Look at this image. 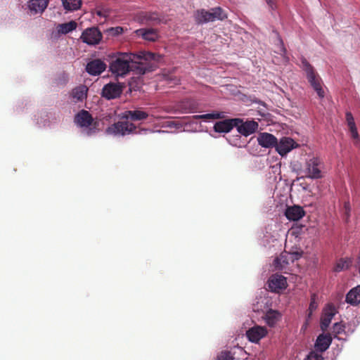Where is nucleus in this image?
I'll return each instance as SVG.
<instances>
[{
	"mask_svg": "<svg viewBox=\"0 0 360 360\" xmlns=\"http://www.w3.org/2000/svg\"><path fill=\"white\" fill-rule=\"evenodd\" d=\"M155 55L153 53H140L139 54L118 53L111 57L109 70L116 78L124 77L129 72L136 75H144L154 70L155 65L151 60Z\"/></svg>",
	"mask_w": 360,
	"mask_h": 360,
	"instance_id": "nucleus-1",
	"label": "nucleus"
},
{
	"mask_svg": "<svg viewBox=\"0 0 360 360\" xmlns=\"http://www.w3.org/2000/svg\"><path fill=\"white\" fill-rule=\"evenodd\" d=\"M303 69L307 74L308 82L313 87L314 91L317 93L320 98L324 97V91L321 86V79L319 75L315 72L314 68L306 60L303 59L302 61Z\"/></svg>",
	"mask_w": 360,
	"mask_h": 360,
	"instance_id": "nucleus-2",
	"label": "nucleus"
},
{
	"mask_svg": "<svg viewBox=\"0 0 360 360\" xmlns=\"http://www.w3.org/2000/svg\"><path fill=\"white\" fill-rule=\"evenodd\" d=\"M324 164L318 157H312L306 161L304 172L305 176L312 179L323 177L322 169Z\"/></svg>",
	"mask_w": 360,
	"mask_h": 360,
	"instance_id": "nucleus-3",
	"label": "nucleus"
},
{
	"mask_svg": "<svg viewBox=\"0 0 360 360\" xmlns=\"http://www.w3.org/2000/svg\"><path fill=\"white\" fill-rule=\"evenodd\" d=\"M75 122L81 127H89L88 135L94 134L98 126V122L94 121L90 112L85 110H82L75 115Z\"/></svg>",
	"mask_w": 360,
	"mask_h": 360,
	"instance_id": "nucleus-4",
	"label": "nucleus"
},
{
	"mask_svg": "<svg viewBox=\"0 0 360 360\" xmlns=\"http://www.w3.org/2000/svg\"><path fill=\"white\" fill-rule=\"evenodd\" d=\"M136 127L128 121L115 122L106 129V133L110 135L124 136L131 133H136Z\"/></svg>",
	"mask_w": 360,
	"mask_h": 360,
	"instance_id": "nucleus-5",
	"label": "nucleus"
},
{
	"mask_svg": "<svg viewBox=\"0 0 360 360\" xmlns=\"http://www.w3.org/2000/svg\"><path fill=\"white\" fill-rule=\"evenodd\" d=\"M126 85L122 82H109L105 84L101 91V96L107 100H112L119 98Z\"/></svg>",
	"mask_w": 360,
	"mask_h": 360,
	"instance_id": "nucleus-6",
	"label": "nucleus"
},
{
	"mask_svg": "<svg viewBox=\"0 0 360 360\" xmlns=\"http://www.w3.org/2000/svg\"><path fill=\"white\" fill-rule=\"evenodd\" d=\"M102 33L95 27H89L83 31L80 37L81 40L89 45L99 44L102 39Z\"/></svg>",
	"mask_w": 360,
	"mask_h": 360,
	"instance_id": "nucleus-7",
	"label": "nucleus"
},
{
	"mask_svg": "<svg viewBox=\"0 0 360 360\" xmlns=\"http://www.w3.org/2000/svg\"><path fill=\"white\" fill-rule=\"evenodd\" d=\"M240 122L236 125L238 131L245 136H248L257 131L258 129V123L254 120H250L243 122V120L240 119Z\"/></svg>",
	"mask_w": 360,
	"mask_h": 360,
	"instance_id": "nucleus-8",
	"label": "nucleus"
},
{
	"mask_svg": "<svg viewBox=\"0 0 360 360\" xmlns=\"http://www.w3.org/2000/svg\"><path fill=\"white\" fill-rule=\"evenodd\" d=\"M107 65L101 59H94L86 65V71L88 74L93 76L100 75L105 70Z\"/></svg>",
	"mask_w": 360,
	"mask_h": 360,
	"instance_id": "nucleus-9",
	"label": "nucleus"
},
{
	"mask_svg": "<svg viewBox=\"0 0 360 360\" xmlns=\"http://www.w3.org/2000/svg\"><path fill=\"white\" fill-rule=\"evenodd\" d=\"M297 146V144L292 139L283 137L279 142L277 141L276 150L281 156H284Z\"/></svg>",
	"mask_w": 360,
	"mask_h": 360,
	"instance_id": "nucleus-10",
	"label": "nucleus"
},
{
	"mask_svg": "<svg viewBox=\"0 0 360 360\" xmlns=\"http://www.w3.org/2000/svg\"><path fill=\"white\" fill-rule=\"evenodd\" d=\"M239 122V118H233L219 121L214 124V129L216 132L228 133Z\"/></svg>",
	"mask_w": 360,
	"mask_h": 360,
	"instance_id": "nucleus-11",
	"label": "nucleus"
},
{
	"mask_svg": "<svg viewBox=\"0 0 360 360\" xmlns=\"http://www.w3.org/2000/svg\"><path fill=\"white\" fill-rule=\"evenodd\" d=\"M332 337L330 333L320 334L316 340L314 348L316 352L322 353L326 351L332 343Z\"/></svg>",
	"mask_w": 360,
	"mask_h": 360,
	"instance_id": "nucleus-12",
	"label": "nucleus"
},
{
	"mask_svg": "<svg viewBox=\"0 0 360 360\" xmlns=\"http://www.w3.org/2000/svg\"><path fill=\"white\" fill-rule=\"evenodd\" d=\"M257 141L259 146L263 148H275L277 145L278 139L276 137L269 133H260L257 137Z\"/></svg>",
	"mask_w": 360,
	"mask_h": 360,
	"instance_id": "nucleus-13",
	"label": "nucleus"
},
{
	"mask_svg": "<svg viewBox=\"0 0 360 360\" xmlns=\"http://www.w3.org/2000/svg\"><path fill=\"white\" fill-rule=\"evenodd\" d=\"M266 333L267 330L264 327L257 326L248 330L246 335L250 342H257L265 337Z\"/></svg>",
	"mask_w": 360,
	"mask_h": 360,
	"instance_id": "nucleus-14",
	"label": "nucleus"
},
{
	"mask_svg": "<svg viewBox=\"0 0 360 360\" xmlns=\"http://www.w3.org/2000/svg\"><path fill=\"white\" fill-rule=\"evenodd\" d=\"M305 214L303 208L299 205L288 207L285 211V215L290 221H298Z\"/></svg>",
	"mask_w": 360,
	"mask_h": 360,
	"instance_id": "nucleus-15",
	"label": "nucleus"
},
{
	"mask_svg": "<svg viewBox=\"0 0 360 360\" xmlns=\"http://www.w3.org/2000/svg\"><path fill=\"white\" fill-rule=\"evenodd\" d=\"M138 18L142 23L158 25L161 22L160 15L156 12H141Z\"/></svg>",
	"mask_w": 360,
	"mask_h": 360,
	"instance_id": "nucleus-16",
	"label": "nucleus"
},
{
	"mask_svg": "<svg viewBox=\"0 0 360 360\" xmlns=\"http://www.w3.org/2000/svg\"><path fill=\"white\" fill-rule=\"evenodd\" d=\"M286 285V278L282 275H274L269 283V286L273 291L285 289Z\"/></svg>",
	"mask_w": 360,
	"mask_h": 360,
	"instance_id": "nucleus-17",
	"label": "nucleus"
},
{
	"mask_svg": "<svg viewBox=\"0 0 360 360\" xmlns=\"http://www.w3.org/2000/svg\"><path fill=\"white\" fill-rule=\"evenodd\" d=\"M335 314V309L334 307L329 306L324 311L323 316L321 319V329L323 331H326L328 328L331 320Z\"/></svg>",
	"mask_w": 360,
	"mask_h": 360,
	"instance_id": "nucleus-18",
	"label": "nucleus"
},
{
	"mask_svg": "<svg viewBox=\"0 0 360 360\" xmlns=\"http://www.w3.org/2000/svg\"><path fill=\"white\" fill-rule=\"evenodd\" d=\"M48 6V0H29L28 8L32 14L42 13Z\"/></svg>",
	"mask_w": 360,
	"mask_h": 360,
	"instance_id": "nucleus-19",
	"label": "nucleus"
},
{
	"mask_svg": "<svg viewBox=\"0 0 360 360\" xmlns=\"http://www.w3.org/2000/svg\"><path fill=\"white\" fill-rule=\"evenodd\" d=\"M148 117V114L142 110H127L125 111L122 117L127 120H130L131 121H141L147 119Z\"/></svg>",
	"mask_w": 360,
	"mask_h": 360,
	"instance_id": "nucleus-20",
	"label": "nucleus"
},
{
	"mask_svg": "<svg viewBox=\"0 0 360 360\" xmlns=\"http://www.w3.org/2000/svg\"><path fill=\"white\" fill-rule=\"evenodd\" d=\"M136 33L137 35L141 36L145 40L150 41H155L159 37L157 30L153 28L139 29L136 31Z\"/></svg>",
	"mask_w": 360,
	"mask_h": 360,
	"instance_id": "nucleus-21",
	"label": "nucleus"
},
{
	"mask_svg": "<svg viewBox=\"0 0 360 360\" xmlns=\"http://www.w3.org/2000/svg\"><path fill=\"white\" fill-rule=\"evenodd\" d=\"M195 20L198 24H203L213 21L212 11L205 9H199L195 12Z\"/></svg>",
	"mask_w": 360,
	"mask_h": 360,
	"instance_id": "nucleus-22",
	"label": "nucleus"
},
{
	"mask_svg": "<svg viewBox=\"0 0 360 360\" xmlns=\"http://www.w3.org/2000/svg\"><path fill=\"white\" fill-rule=\"evenodd\" d=\"M346 302L356 306L360 303V285L351 289L346 295Z\"/></svg>",
	"mask_w": 360,
	"mask_h": 360,
	"instance_id": "nucleus-23",
	"label": "nucleus"
},
{
	"mask_svg": "<svg viewBox=\"0 0 360 360\" xmlns=\"http://www.w3.org/2000/svg\"><path fill=\"white\" fill-rule=\"evenodd\" d=\"M290 262V256L288 252L285 251L274 261V264L276 269L283 270L285 266Z\"/></svg>",
	"mask_w": 360,
	"mask_h": 360,
	"instance_id": "nucleus-24",
	"label": "nucleus"
},
{
	"mask_svg": "<svg viewBox=\"0 0 360 360\" xmlns=\"http://www.w3.org/2000/svg\"><path fill=\"white\" fill-rule=\"evenodd\" d=\"M281 314L277 311L269 309L265 314V321L268 326H274L280 319Z\"/></svg>",
	"mask_w": 360,
	"mask_h": 360,
	"instance_id": "nucleus-25",
	"label": "nucleus"
},
{
	"mask_svg": "<svg viewBox=\"0 0 360 360\" xmlns=\"http://www.w3.org/2000/svg\"><path fill=\"white\" fill-rule=\"evenodd\" d=\"M61 1L66 11H77L82 6V0H61Z\"/></svg>",
	"mask_w": 360,
	"mask_h": 360,
	"instance_id": "nucleus-26",
	"label": "nucleus"
},
{
	"mask_svg": "<svg viewBox=\"0 0 360 360\" xmlns=\"http://www.w3.org/2000/svg\"><path fill=\"white\" fill-rule=\"evenodd\" d=\"M87 91L88 89L86 86H79L72 90V97L77 101H82L86 97Z\"/></svg>",
	"mask_w": 360,
	"mask_h": 360,
	"instance_id": "nucleus-27",
	"label": "nucleus"
},
{
	"mask_svg": "<svg viewBox=\"0 0 360 360\" xmlns=\"http://www.w3.org/2000/svg\"><path fill=\"white\" fill-rule=\"evenodd\" d=\"M345 117L352 138L357 139L359 137V134L352 114L350 112H347Z\"/></svg>",
	"mask_w": 360,
	"mask_h": 360,
	"instance_id": "nucleus-28",
	"label": "nucleus"
},
{
	"mask_svg": "<svg viewBox=\"0 0 360 360\" xmlns=\"http://www.w3.org/2000/svg\"><path fill=\"white\" fill-rule=\"evenodd\" d=\"M77 26V22L71 20L68 22L59 24L57 27V30L59 33L65 34L75 30Z\"/></svg>",
	"mask_w": 360,
	"mask_h": 360,
	"instance_id": "nucleus-29",
	"label": "nucleus"
},
{
	"mask_svg": "<svg viewBox=\"0 0 360 360\" xmlns=\"http://www.w3.org/2000/svg\"><path fill=\"white\" fill-rule=\"evenodd\" d=\"M213 21L215 20H223L227 18L226 14L221 7H215L211 9Z\"/></svg>",
	"mask_w": 360,
	"mask_h": 360,
	"instance_id": "nucleus-30",
	"label": "nucleus"
},
{
	"mask_svg": "<svg viewBox=\"0 0 360 360\" xmlns=\"http://www.w3.org/2000/svg\"><path fill=\"white\" fill-rule=\"evenodd\" d=\"M223 117H224L223 112H212V113H207V114H203V115H200L196 116V118L204 120L221 119Z\"/></svg>",
	"mask_w": 360,
	"mask_h": 360,
	"instance_id": "nucleus-31",
	"label": "nucleus"
},
{
	"mask_svg": "<svg viewBox=\"0 0 360 360\" xmlns=\"http://www.w3.org/2000/svg\"><path fill=\"white\" fill-rule=\"evenodd\" d=\"M318 307V303L316 302V294H312L310 299V303L309 309L307 310V319H311L313 311H315Z\"/></svg>",
	"mask_w": 360,
	"mask_h": 360,
	"instance_id": "nucleus-32",
	"label": "nucleus"
},
{
	"mask_svg": "<svg viewBox=\"0 0 360 360\" xmlns=\"http://www.w3.org/2000/svg\"><path fill=\"white\" fill-rule=\"evenodd\" d=\"M290 256V262H294L298 260L303 255V251L300 248H296L295 250H290L288 252Z\"/></svg>",
	"mask_w": 360,
	"mask_h": 360,
	"instance_id": "nucleus-33",
	"label": "nucleus"
},
{
	"mask_svg": "<svg viewBox=\"0 0 360 360\" xmlns=\"http://www.w3.org/2000/svg\"><path fill=\"white\" fill-rule=\"evenodd\" d=\"M234 357L229 351H222L217 356V360H233Z\"/></svg>",
	"mask_w": 360,
	"mask_h": 360,
	"instance_id": "nucleus-34",
	"label": "nucleus"
},
{
	"mask_svg": "<svg viewBox=\"0 0 360 360\" xmlns=\"http://www.w3.org/2000/svg\"><path fill=\"white\" fill-rule=\"evenodd\" d=\"M345 330V326L341 323H335L333 327V333H334L335 338L338 336V335L342 333Z\"/></svg>",
	"mask_w": 360,
	"mask_h": 360,
	"instance_id": "nucleus-35",
	"label": "nucleus"
},
{
	"mask_svg": "<svg viewBox=\"0 0 360 360\" xmlns=\"http://www.w3.org/2000/svg\"><path fill=\"white\" fill-rule=\"evenodd\" d=\"M307 360H323V357L318 352L312 351L308 354Z\"/></svg>",
	"mask_w": 360,
	"mask_h": 360,
	"instance_id": "nucleus-36",
	"label": "nucleus"
},
{
	"mask_svg": "<svg viewBox=\"0 0 360 360\" xmlns=\"http://www.w3.org/2000/svg\"><path fill=\"white\" fill-rule=\"evenodd\" d=\"M108 32L112 36H118L124 32V28L120 26L111 27L108 30Z\"/></svg>",
	"mask_w": 360,
	"mask_h": 360,
	"instance_id": "nucleus-37",
	"label": "nucleus"
},
{
	"mask_svg": "<svg viewBox=\"0 0 360 360\" xmlns=\"http://www.w3.org/2000/svg\"><path fill=\"white\" fill-rule=\"evenodd\" d=\"M280 41V46H279V51L278 53L280 54H285L286 52L285 48L284 47L283 42L281 39H279Z\"/></svg>",
	"mask_w": 360,
	"mask_h": 360,
	"instance_id": "nucleus-38",
	"label": "nucleus"
},
{
	"mask_svg": "<svg viewBox=\"0 0 360 360\" xmlns=\"http://www.w3.org/2000/svg\"><path fill=\"white\" fill-rule=\"evenodd\" d=\"M344 269V263L340 261L335 266V270L336 271H340Z\"/></svg>",
	"mask_w": 360,
	"mask_h": 360,
	"instance_id": "nucleus-39",
	"label": "nucleus"
},
{
	"mask_svg": "<svg viewBox=\"0 0 360 360\" xmlns=\"http://www.w3.org/2000/svg\"><path fill=\"white\" fill-rule=\"evenodd\" d=\"M345 214L349 217V212H350V207H349V202H345Z\"/></svg>",
	"mask_w": 360,
	"mask_h": 360,
	"instance_id": "nucleus-40",
	"label": "nucleus"
},
{
	"mask_svg": "<svg viewBox=\"0 0 360 360\" xmlns=\"http://www.w3.org/2000/svg\"><path fill=\"white\" fill-rule=\"evenodd\" d=\"M266 1L271 9L275 8V4L274 0H266Z\"/></svg>",
	"mask_w": 360,
	"mask_h": 360,
	"instance_id": "nucleus-41",
	"label": "nucleus"
},
{
	"mask_svg": "<svg viewBox=\"0 0 360 360\" xmlns=\"http://www.w3.org/2000/svg\"><path fill=\"white\" fill-rule=\"evenodd\" d=\"M141 131H147V129H141Z\"/></svg>",
	"mask_w": 360,
	"mask_h": 360,
	"instance_id": "nucleus-42",
	"label": "nucleus"
}]
</instances>
